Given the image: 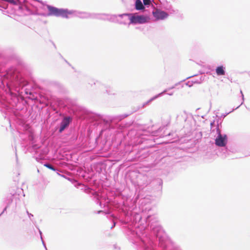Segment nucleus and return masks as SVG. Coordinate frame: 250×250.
I'll return each instance as SVG.
<instances>
[{
	"instance_id": "1",
	"label": "nucleus",
	"mask_w": 250,
	"mask_h": 250,
	"mask_svg": "<svg viewBox=\"0 0 250 250\" xmlns=\"http://www.w3.org/2000/svg\"><path fill=\"white\" fill-rule=\"evenodd\" d=\"M47 8L49 11L48 15L49 16L53 15L56 17L67 18L68 16L72 14L71 12L66 9H58L51 6H48Z\"/></svg>"
},
{
	"instance_id": "2",
	"label": "nucleus",
	"mask_w": 250,
	"mask_h": 250,
	"mask_svg": "<svg viewBox=\"0 0 250 250\" xmlns=\"http://www.w3.org/2000/svg\"><path fill=\"white\" fill-rule=\"evenodd\" d=\"M149 18L144 16H132L130 18V22L132 23H144L147 22Z\"/></svg>"
},
{
	"instance_id": "3",
	"label": "nucleus",
	"mask_w": 250,
	"mask_h": 250,
	"mask_svg": "<svg viewBox=\"0 0 250 250\" xmlns=\"http://www.w3.org/2000/svg\"><path fill=\"white\" fill-rule=\"evenodd\" d=\"M218 136L215 139V144L219 146H224L227 144V136L224 135L223 136L221 134L220 131L218 129Z\"/></svg>"
},
{
	"instance_id": "4",
	"label": "nucleus",
	"mask_w": 250,
	"mask_h": 250,
	"mask_svg": "<svg viewBox=\"0 0 250 250\" xmlns=\"http://www.w3.org/2000/svg\"><path fill=\"white\" fill-rule=\"evenodd\" d=\"M153 15L157 20H163L168 16V14L166 12L160 10L153 12Z\"/></svg>"
},
{
	"instance_id": "5",
	"label": "nucleus",
	"mask_w": 250,
	"mask_h": 250,
	"mask_svg": "<svg viewBox=\"0 0 250 250\" xmlns=\"http://www.w3.org/2000/svg\"><path fill=\"white\" fill-rule=\"evenodd\" d=\"M71 119L69 117L64 118L61 123V126L59 132L61 133L66 127H67L70 122Z\"/></svg>"
},
{
	"instance_id": "6",
	"label": "nucleus",
	"mask_w": 250,
	"mask_h": 250,
	"mask_svg": "<svg viewBox=\"0 0 250 250\" xmlns=\"http://www.w3.org/2000/svg\"><path fill=\"white\" fill-rule=\"evenodd\" d=\"M216 72L217 75H224L225 74V71L224 69V67L223 66H220L217 67L216 69Z\"/></svg>"
},
{
	"instance_id": "7",
	"label": "nucleus",
	"mask_w": 250,
	"mask_h": 250,
	"mask_svg": "<svg viewBox=\"0 0 250 250\" xmlns=\"http://www.w3.org/2000/svg\"><path fill=\"white\" fill-rule=\"evenodd\" d=\"M135 7L137 10H142L144 8V6L140 0H136Z\"/></svg>"
},
{
	"instance_id": "8",
	"label": "nucleus",
	"mask_w": 250,
	"mask_h": 250,
	"mask_svg": "<svg viewBox=\"0 0 250 250\" xmlns=\"http://www.w3.org/2000/svg\"><path fill=\"white\" fill-rule=\"evenodd\" d=\"M44 166H45L46 167H48V168H49L52 170H54V171L55 170V169L54 168V167L50 164H45V165H44Z\"/></svg>"
},
{
	"instance_id": "9",
	"label": "nucleus",
	"mask_w": 250,
	"mask_h": 250,
	"mask_svg": "<svg viewBox=\"0 0 250 250\" xmlns=\"http://www.w3.org/2000/svg\"><path fill=\"white\" fill-rule=\"evenodd\" d=\"M143 2L145 5H148L150 3V0H143Z\"/></svg>"
}]
</instances>
